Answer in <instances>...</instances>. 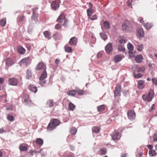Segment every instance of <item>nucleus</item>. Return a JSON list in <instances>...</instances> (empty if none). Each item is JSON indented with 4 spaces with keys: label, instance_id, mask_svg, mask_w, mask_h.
Listing matches in <instances>:
<instances>
[{
    "label": "nucleus",
    "instance_id": "052dcab7",
    "mask_svg": "<svg viewBox=\"0 0 157 157\" xmlns=\"http://www.w3.org/2000/svg\"><path fill=\"white\" fill-rule=\"evenodd\" d=\"M132 1L131 0H129L127 2V4L128 6H131Z\"/></svg>",
    "mask_w": 157,
    "mask_h": 157
},
{
    "label": "nucleus",
    "instance_id": "09e8293b",
    "mask_svg": "<svg viewBox=\"0 0 157 157\" xmlns=\"http://www.w3.org/2000/svg\"><path fill=\"white\" fill-rule=\"evenodd\" d=\"M37 8H34V9H33V14L32 15V16L31 17L32 19L33 20H34L36 17V13L35 12V10H37Z\"/></svg>",
    "mask_w": 157,
    "mask_h": 157
},
{
    "label": "nucleus",
    "instance_id": "c03bdc74",
    "mask_svg": "<svg viewBox=\"0 0 157 157\" xmlns=\"http://www.w3.org/2000/svg\"><path fill=\"white\" fill-rule=\"evenodd\" d=\"M144 26L147 29H149L151 27V24L149 23H147L144 25Z\"/></svg>",
    "mask_w": 157,
    "mask_h": 157
},
{
    "label": "nucleus",
    "instance_id": "dca6fc26",
    "mask_svg": "<svg viewBox=\"0 0 157 157\" xmlns=\"http://www.w3.org/2000/svg\"><path fill=\"white\" fill-rule=\"evenodd\" d=\"M30 60L29 57H27L22 59L20 61V63L21 64H24L27 65L28 63H30Z\"/></svg>",
    "mask_w": 157,
    "mask_h": 157
},
{
    "label": "nucleus",
    "instance_id": "b1692460",
    "mask_svg": "<svg viewBox=\"0 0 157 157\" xmlns=\"http://www.w3.org/2000/svg\"><path fill=\"white\" fill-rule=\"evenodd\" d=\"M143 59V57L142 55H139L136 57L135 60L137 63H140Z\"/></svg>",
    "mask_w": 157,
    "mask_h": 157
},
{
    "label": "nucleus",
    "instance_id": "39448f33",
    "mask_svg": "<svg viewBox=\"0 0 157 157\" xmlns=\"http://www.w3.org/2000/svg\"><path fill=\"white\" fill-rule=\"evenodd\" d=\"M128 118L131 120H133L135 119L136 114L134 111L131 110L128 112L127 113Z\"/></svg>",
    "mask_w": 157,
    "mask_h": 157
},
{
    "label": "nucleus",
    "instance_id": "412c9836",
    "mask_svg": "<svg viewBox=\"0 0 157 157\" xmlns=\"http://www.w3.org/2000/svg\"><path fill=\"white\" fill-rule=\"evenodd\" d=\"M122 57L121 54L116 55L114 57V60L116 62L118 63L122 59Z\"/></svg>",
    "mask_w": 157,
    "mask_h": 157
},
{
    "label": "nucleus",
    "instance_id": "a19ab883",
    "mask_svg": "<svg viewBox=\"0 0 157 157\" xmlns=\"http://www.w3.org/2000/svg\"><path fill=\"white\" fill-rule=\"evenodd\" d=\"M100 154L101 155H104L107 153V151L104 148H102L100 150Z\"/></svg>",
    "mask_w": 157,
    "mask_h": 157
},
{
    "label": "nucleus",
    "instance_id": "2eb2a0df",
    "mask_svg": "<svg viewBox=\"0 0 157 157\" xmlns=\"http://www.w3.org/2000/svg\"><path fill=\"white\" fill-rule=\"evenodd\" d=\"M145 86V82L143 80H139L137 83V87L140 89H142L144 88Z\"/></svg>",
    "mask_w": 157,
    "mask_h": 157
},
{
    "label": "nucleus",
    "instance_id": "13d9d810",
    "mask_svg": "<svg viewBox=\"0 0 157 157\" xmlns=\"http://www.w3.org/2000/svg\"><path fill=\"white\" fill-rule=\"evenodd\" d=\"M40 82H39L40 84L41 85H43L44 84H45L46 83V81L44 79L43 80H40Z\"/></svg>",
    "mask_w": 157,
    "mask_h": 157
},
{
    "label": "nucleus",
    "instance_id": "e2e57ef3",
    "mask_svg": "<svg viewBox=\"0 0 157 157\" xmlns=\"http://www.w3.org/2000/svg\"><path fill=\"white\" fill-rule=\"evenodd\" d=\"M4 151L3 150H0V157H2L3 155Z\"/></svg>",
    "mask_w": 157,
    "mask_h": 157
},
{
    "label": "nucleus",
    "instance_id": "8fccbe9b",
    "mask_svg": "<svg viewBox=\"0 0 157 157\" xmlns=\"http://www.w3.org/2000/svg\"><path fill=\"white\" fill-rule=\"evenodd\" d=\"M137 47L138 50L139 51H141L144 48L143 45L142 44H138Z\"/></svg>",
    "mask_w": 157,
    "mask_h": 157
},
{
    "label": "nucleus",
    "instance_id": "72a5a7b5",
    "mask_svg": "<svg viewBox=\"0 0 157 157\" xmlns=\"http://www.w3.org/2000/svg\"><path fill=\"white\" fill-rule=\"evenodd\" d=\"M47 104L50 107H52L54 106V102L52 99H49L47 102Z\"/></svg>",
    "mask_w": 157,
    "mask_h": 157
},
{
    "label": "nucleus",
    "instance_id": "aec40b11",
    "mask_svg": "<svg viewBox=\"0 0 157 157\" xmlns=\"http://www.w3.org/2000/svg\"><path fill=\"white\" fill-rule=\"evenodd\" d=\"M29 88V90L34 93H36L38 90L37 87L33 85H30Z\"/></svg>",
    "mask_w": 157,
    "mask_h": 157
},
{
    "label": "nucleus",
    "instance_id": "49530a36",
    "mask_svg": "<svg viewBox=\"0 0 157 157\" xmlns=\"http://www.w3.org/2000/svg\"><path fill=\"white\" fill-rule=\"evenodd\" d=\"M127 48L130 51H132L133 49V45L130 43H128L127 44Z\"/></svg>",
    "mask_w": 157,
    "mask_h": 157
},
{
    "label": "nucleus",
    "instance_id": "20e7f679",
    "mask_svg": "<svg viewBox=\"0 0 157 157\" xmlns=\"http://www.w3.org/2000/svg\"><path fill=\"white\" fill-rule=\"evenodd\" d=\"M154 94L153 90H150L148 93L146 95H144L142 96L143 99L148 102L151 101L154 97Z\"/></svg>",
    "mask_w": 157,
    "mask_h": 157
},
{
    "label": "nucleus",
    "instance_id": "e433bc0d",
    "mask_svg": "<svg viewBox=\"0 0 157 157\" xmlns=\"http://www.w3.org/2000/svg\"><path fill=\"white\" fill-rule=\"evenodd\" d=\"M104 26L105 29H108L109 28V24L107 21H105L104 22Z\"/></svg>",
    "mask_w": 157,
    "mask_h": 157
},
{
    "label": "nucleus",
    "instance_id": "680f3d73",
    "mask_svg": "<svg viewBox=\"0 0 157 157\" xmlns=\"http://www.w3.org/2000/svg\"><path fill=\"white\" fill-rule=\"evenodd\" d=\"M4 82V79L3 78H0V85L2 84Z\"/></svg>",
    "mask_w": 157,
    "mask_h": 157
},
{
    "label": "nucleus",
    "instance_id": "6e6552de",
    "mask_svg": "<svg viewBox=\"0 0 157 157\" xmlns=\"http://www.w3.org/2000/svg\"><path fill=\"white\" fill-rule=\"evenodd\" d=\"M119 135L120 133L119 132L115 130H114V133L111 135L113 140H119L120 138Z\"/></svg>",
    "mask_w": 157,
    "mask_h": 157
},
{
    "label": "nucleus",
    "instance_id": "0eeeda50",
    "mask_svg": "<svg viewBox=\"0 0 157 157\" xmlns=\"http://www.w3.org/2000/svg\"><path fill=\"white\" fill-rule=\"evenodd\" d=\"M43 69L46 70V65L42 62H39L36 66V70H40Z\"/></svg>",
    "mask_w": 157,
    "mask_h": 157
},
{
    "label": "nucleus",
    "instance_id": "4d7b16f0",
    "mask_svg": "<svg viewBox=\"0 0 157 157\" xmlns=\"http://www.w3.org/2000/svg\"><path fill=\"white\" fill-rule=\"evenodd\" d=\"M24 18V16H20L18 17V20L20 21H21L23 20Z\"/></svg>",
    "mask_w": 157,
    "mask_h": 157
},
{
    "label": "nucleus",
    "instance_id": "c756f323",
    "mask_svg": "<svg viewBox=\"0 0 157 157\" xmlns=\"http://www.w3.org/2000/svg\"><path fill=\"white\" fill-rule=\"evenodd\" d=\"M105 108V106L104 105L98 106L97 107V109L98 112H101L104 111Z\"/></svg>",
    "mask_w": 157,
    "mask_h": 157
},
{
    "label": "nucleus",
    "instance_id": "1a4fd4ad",
    "mask_svg": "<svg viewBox=\"0 0 157 157\" xmlns=\"http://www.w3.org/2000/svg\"><path fill=\"white\" fill-rule=\"evenodd\" d=\"M77 38L75 37H74L70 39L69 44L71 46L75 45L77 43Z\"/></svg>",
    "mask_w": 157,
    "mask_h": 157
},
{
    "label": "nucleus",
    "instance_id": "7c9ffc66",
    "mask_svg": "<svg viewBox=\"0 0 157 157\" xmlns=\"http://www.w3.org/2000/svg\"><path fill=\"white\" fill-rule=\"evenodd\" d=\"M94 12V10L93 8H89L87 10V13L88 16L92 15Z\"/></svg>",
    "mask_w": 157,
    "mask_h": 157
},
{
    "label": "nucleus",
    "instance_id": "a211bd4d",
    "mask_svg": "<svg viewBox=\"0 0 157 157\" xmlns=\"http://www.w3.org/2000/svg\"><path fill=\"white\" fill-rule=\"evenodd\" d=\"M6 65L8 67H10L13 65L14 63L13 60L10 58H6Z\"/></svg>",
    "mask_w": 157,
    "mask_h": 157
},
{
    "label": "nucleus",
    "instance_id": "ddd939ff",
    "mask_svg": "<svg viewBox=\"0 0 157 157\" xmlns=\"http://www.w3.org/2000/svg\"><path fill=\"white\" fill-rule=\"evenodd\" d=\"M51 8L54 10H57L59 6V3L58 2H57L55 0L52 1L51 3Z\"/></svg>",
    "mask_w": 157,
    "mask_h": 157
},
{
    "label": "nucleus",
    "instance_id": "5701e85b",
    "mask_svg": "<svg viewBox=\"0 0 157 157\" xmlns=\"http://www.w3.org/2000/svg\"><path fill=\"white\" fill-rule=\"evenodd\" d=\"M47 77V74L45 70H44L43 73L41 75L40 80L45 79Z\"/></svg>",
    "mask_w": 157,
    "mask_h": 157
},
{
    "label": "nucleus",
    "instance_id": "a878e982",
    "mask_svg": "<svg viewBox=\"0 0 157 157\" xmlns=\"http://www.w3.org/2000/svg\"><path fill=\"white\" fill-rule=\"evenodd\" d=\"M133 75L134 77L136 78H139L142 76V75L140 73H137L136 71H134L133 72Z\"/></svg>",
    "mask_w": 157,
    "mask_h": 157
},
{
    "label": "nucleus",
    "instance_id": "393cba45",
    "mask_svg": "<svg viewBox=\"0 0 157 157\" xmlns=\"http://www.w3.org/2000/svg\"><path fill=\"white\" fill-rule=\"evenodd\" d=\"M51 33L48 31H45L43 32V34L45 37L48 39L51 38Z\"/></svg>",
    "mask_w": 157,
    "mask_h": 157
},
{
    "label": "nucleus",
    "instance_id": "423d86ee",
    "mask_svg": "<svg viewBox=\"0 0 157 157\" xmlns=\"http://www.w3.org/2000/svg\"><path fill=\"white\" fill-rule=\"evenodd\" d=\"M121 89V86L119 84H117L115 87V90L114 92V97H117L119 94Z\"/></svg>",
    "mask_w": 157,
    "mask_h": 157
},
{
    "label": "nucleus",
    "instance_id": "c9c22d12",
    "mask_svg": "<svg viewBox=\"0 0 157 157\" xmlns=\"http://www.w3.org/2000/svg\"><path fill=\"white\" fill-rule=\"evenodd\" d=\"M6 23V18H4L0 20V25L4 27L5 26Z\"/></svg>",
    "mask_w": 157,
    "mask_h": 157
},
{
    "label": "nucleus",
    "instance_id": "603ef678",
    "mask_svg": "<svg viewBox=\"0 0 157 157\" xmlns=\"http://www.w3.org/2000/svg\"><path fill=\"white\" fill-rule=\"evenodd\" d=\"M59 34L58 32H56L53 35V36L55 39H57L58 38V37L59 36Z\"/></svg>",
    "mask_w": 157,
    "mask_h": 157
},
{
    "label": "nucleus",
    "instance_id": "f3484780",
    "mask_svg": "<svg viewBox=\"0 0 157 157\" xmlns=\"http://www.w3.org/2000/svg\"><path fill=\"white\" fill-rule=\"evenodd\" d=\"M19 149L21 151H26L28 150L27 144H21L19 145Z\"/></svg>",
    "mask_w": 157,
    "mask_h": 157
},
{
    "label": "nucleus",
    "instance_id": "f704fd0d",
    "mask_svg": "<svg viewBox=\"0 0 157 157\" xmlns=\"http://www.w3.org/2000/svg\"><path fill=\"white\" fill-rule=\"evenodd\" d=\"M36 143L39 145H42L43 144V141L40 138H38L36 140Z\"/></svg>",
    "mask_w": 157,
    "mask_h": 157
},
{
    "label": "nucleus",
    "instance_id": "473e14b6",
    "mask_svg": "<svg viewBox=\"0 0 157 157\" xmlns=\"http://www.w3.org/2000/svg\"><path fill=\"white\" fill-rule=\"evenodd\" d=\"M26 78L28 79H30L32 77V73L30 70H28L26 71Z\"/></svg>",
    "mask_w": 157,
    "mask_h": 157
},
{
    "label": "nucleus",
    "instance_id": "4c0bfd02",
    "mask_svg": "<svg viewBox=\"0 0 157 157\" xmlns=\"http://www.w3.org/2000/svg\"><path fill=\"white\" fill-rule=\"evenodd\" d=\"M118 49L120 51L124 52L125 50V48L122 44H119L118 46Z\"/></svg>",
    "mask_w": 157,
    "mask_h": 157
},
{
    "label": "nucleus",
    "instance_id": "37998d69",
    "mask_svg": "<svg viewBox=\"0 0 157 157\" xmlns=\"http://www.w3.org/2000/svg\"><path fill=\"white\" fill-rule=\"evenodd\" d=\"M149 154L150 156H153L156 154V152L154 150H150L149 151Z\"/></svg>",
    "mask_w": 157,
    "mask_h": 157
},
{
    "label": "nucleus",
    "instance_id": "0e129e2a",
    "mask_svg": "<svg viewBox=\"0 0 157 157\" xmlns=\"http://www.w3.org/2000/svg\"><path fill=\"white\" fill-rule=\"evenodd\" d=\"M155 109V106L154 104H153L151 106V109H150V111H151Z\"/></svg>",
    "mask_w": 157,
    "mask_h": 157
},
{
    "label": "nucleus",
    "instance_id": "4be33fe9",
    "mask_svg": "<svg viewBox=\"0 0 157 157\" xmlns=\"http://www.w3.org/2000/svg\"><path fill=\"white\" fill-rule=\"evenodd\" d=\"M137 66L136 65H133L132 68V70L134 71H136L137 73H139L140 71L143 72V71L142 68L139 67L137 68Z\"/></svg>",
    "mask_w": 157,
    "mask_h": 157
},
{
    "label": "nucleus",
    "instance_id": "864d4df0",
    "mask_svg": "<svg viewBox=\"0 0 157 157\" xmlns=\"http://www.w3.org/2000/svg\"><path fill=\"white\" fill-rule=\"evenodd\" d=\"M126 42V40L124 38H121L119 40V42L121 44L125 43Z\"/></svg>",
    "mask_w": 157,
    "mask_h": 157
},
{
    "label": "nucleus",
    "instance_id": "ea45409f",
    "mask_svg": "<svg viewBox=\"0 0 157 157\" xmlns=\"http://www.w3.org/2000/svg\"><path fill=\"white\" fill-rule=\"evenodd\" d=\"M89 18L91 20H94L97 19V17L96 15H92L88 16Z\"/></svg>",
    "mask_w": 157,
    "mask_h": 157
},
{
    "label": "nucleus",
    "instance_id": "de8ad7c7",
    "mask_svg": "<svg viewBox=\"0 0 157 157\" xmlns=\"http://www.w3.org/2000/svg\"><path fill=\"white\" fill-rule=\"evenodd\" d=\"M7 119L8 120L11 121H13L14 120L13 116L9 115L7 116Z\"/></svg>",
    "mask_w": 157,
    "mask_h": 157
},
{
    "label": "nucleus",
    "instance_id": "6ab92c4d",
    "mask_svg": "<svg viewBox=\"0 0 157 157\" xmlns=\"http://www.w3.org/2000/svg\"><path fill=\"white\" fill-rule=\"evenodd\" d=\"M17 52L21 54H24L26 52L25 49L21 46H19L17 47Z\"/></svg>",
    "mask_w": 157,
    "mask_h": 157
},
{
    "label": "nucleus",
    "instance_id": "c85d7f7f",
    "mask_svg": "<svg viewBox=\"0 0 157 157\" xmlns=\"http://www.w3.org/2000/svg\"><path fill=\"white\" fill-rule=\"evenodd\" d=\"M64 48L65 50V51L66 52L68 53H71L72 52V49L71 47L68 46L67 45H66L64 47Z\"/></svg>",
    "mask_w": 157,
    "mask_h": 157
},
{
    "label": "nucleus",
    "instance_id": "2f4dec72",
    "mask_svg": "<svg viewBox=\"0 0 157 157\" xmlns=\"http://www.w3.org/2000/svg\"><path fill=\"white\" fill-rule=\"evenodd\" d=\"M77 129L75 127H72L70 130L71 133L73 135H75L77 132Z\"/></svg>",
    "mask_w": 157,
    "mask_h": 157
},
{
    "label": "nucleus",
    "instance_id": "f03ea898",
    "mask_svg": "<svg viewBox=\"0 0 157 157\" xmlns=\"http://www.w3.org/2000/svg\"><path fill=\"white\" fill-rule=\"evenodd\" d=\"M63 21L64 22L62 24V25L65 27H67L68 26V20L66 18L64 13H62L58 17L56 21L59 23H61Z\"/></svg>",
    "mask_w": 157,
    "mask_h": 157
},
{
    "label": "nucleus",
    "instance_id": "7ed1b4c3",
    "mask_svg": "<svg viewBox=\"0 0 157 157\" xmlns=\"http://www.w3.org/2000/svg\"><path fill=\"white\" fill-rule=\"evenodd\" d=\"M122 30L128 32L131 31L132 29V25L128 21H125L122 25Z\"/></svg>",
    "mask_w": 157,
    "mask_h": 157
},
{
    "label": "nucleus",
    "instance_id": "9d476101",
    "mask_svg": "<svg viewBox=\"0 0 157 157\" xmlns=\"http://www.w3.org/2000/svg\"><path fill=\"white\" fill-rule=\"evenodd\" d=\"M112 49V44L111 43H109L105 47V49L107 54L110 53Z\"/></svg>",
    "mask_w": 157,
    "mask_h": 157
},
{
    "label": "nucleus",
    "instance_id": "f8f14e48",
    "mask_svg": "<svg viewBox=\"0 0 157 157\" xmlns=\"http://www.w3.org/2000/svg\"><path fill=\"white\" fill-rule=\"evenodd\" d=\"M23 102L26 105H29L31 103V101L29 99L28 95H26L23 98Z\"/></svg>",
    "mask_w": 157,
    "mask_h": 157
},
{
    "label": "nucleus",
    "instance_id": "5fc2aeb1",
    "mask_svg": "<svg viewBox=\"0 0 157 157\" xmlns=\"http://www.w3.org/2000/svg\"><path fill=\"white\" fill-rule=\"evenodd\" d=\"M152 81L153 84L155 85H157V78H154L152 79Z\"/></svg>",
    "mask_w": 157,
    "mask_h": 157
},
{
    "label": "nucleus",
    "instance_id": "bb28decb",
    "mask_svg": "<svg viewBox=\"0 0 157 157\" xmlns=\"http://www.w3.org/2000/svg\"><path fill=\"white\" fill-rule=\"evenodd\" d=\"M76 93L75 90H71L67 92V94L68 96L74 97L75 96Z\"/></svg>",
    "mask_w": 157,
    "mask_h": 157
},
{
    "label": "nucleus",
    "instance_id": "f257e3e1",
    "mask_svg": "<svg viewBox=\"0 0 157 157\" xmlns=\"http://www.w3.org/2000/svg\"><path fill=\"white\" fill-rule=\"evenodd\" d=\"M60 122V121L56 119H52L47 127L48 130L50 131L53 130L59 125Z\"/></svg>",
    "mask_w": 157,
    "mask_h": 157
},
{
    "label": "nucleus",
    "instance_id": "79ce46f5",
    "mask_svg": "<svg viewBox=\"0 0 157 157\" xmlns=\"http://www.w3.org/2000/svg\"><path fill=\"white\" fill-rule=\"evenodd\" d=\"M62 25L59 23L57 24L55 26V28L56 30H59L62 28Z\"/></svg>",
    "mask_w": 157,
    "mask_h": 157
},
{
    "label": "nucleus",
    "instance_id": "774afa93",
    "mask_svg": "<svg viewBox=\"0 0 157 157\" xmlns=\"http://www.w3.org/2000/svg\"><path fill=\"white\" fill-rule=\"evenodd\" d=\"M127 154L124 153L121 156V157H127Z\"/></svg>",
    "mask_w": 157,
    "mask_h": 157
},
{
    "label": "nucleus",
    "instance_id": "a18cd8bd",
    "mask_svg": "<svg viewBox=\"0 0 157 157\" xmlns=\"http://www.w3.org/2000/svg\"><path fill=\"white\" fill-rule=\"evenodd\" d=\"M100 35L101 37L104 40H105L107 39V35L104 33H100Z\"/></svg>",
    "mask_w": 157,
    "mask_h": 157
},
{
    "label": "nucleus",
    "instance_id": "338daca9",
    "mask_svg": "<svg viewBox=\"0 0 157 157\" xmlns=\"http://www.w3.org/2000/svg\"><path fill=\"white\" fill-rule=\"evenodd\" d=\"M153 141H157V135H155V136L153 139Z\"/></svg>",
    "mask_w": 157,
    "mask_h": 157
},
{
    "label": "nucleus",
    "instance_id": "58836bf2",
    "mask_svg": "<svg viewBox=\"0 0 157 157\" xmlns=\"http://www.w3.org/2000/svg\"><path fill=\"white\" fill-rule=\"evenodd\" d=\"M100 128L99 127H94L92 128V131L96 133H98L99 131Z\"/></svg>",
    "mask_w": 157,
    "mask_h": 157
},
{
    "label": "nucleus",
    "instance_id": "9b49d317",
    "mask_svg": "<svg viewBox=\"0 0 157 157\" xmlns=\"http://www.w3.org/2000/svg\"><path fill=\"white\" fill-rule=\"evenodd\" d=\"M144 33L143 29L141 28H139L137 29L136 36L138 38L144 36Z\"/></svg>",
    "mask_w": 157,
    "mask_h": 157
},
{
    "label": "nucleus",
    "instance_id": "3c124183",
    "mask_svg": "<svg viewBox=\"0 0 157 157\" xmlns=\"http://www.w3.org/2000/svg\"><path fill=\"white\" fill-rule=\"evenodd\" d=\"M75 91H76V92L79 95H82L83 94V91L82 90L77 89Z\"/></svg>",
    "mask_w": 157,
    "mask_h": 157
},
{
    "label": "nucleus",
    "instance_id": "4468645a",
    "mask_svg": "<svg viewBox=\"0 0 157 157\" xmlns=\"http://www.w3.org/2000/svg\"><path fill=\"white\" fill-rule=\"evenodd\" d=\"M18 80L17 79L15 78H11L9 80V83L13 86H15L18 83Z\"/></svg>",
    "mask_w": 157,
    "mask_h": 157
},
{
    "label": "nucleus",
    "instance_id": "69168bd1",
    "mask_svg": "<svg viewBox=\"0 0 157 157\" xmlns=\"http://www.w3.org/2000/svg\"><path fill=\"white\" fill-rule=\"evenodd\" d=\"M60 63V60L57 59L55 60V63L56 64H58Z\"/></svg>",
    "mask_w": 157,
    "mask_h": 157
},
{
    "label": "nucleus",
    "instance_id": "bf43d9fd",
    "mask_svg": "<svg viewBox=\"0 0 157 157\" xmlns=\"http://www.w3.org/2000/svg\"><path fill=\"white\" fill-rule=\"evenodd\" d=\"M102 54L101 53L99 52L97 55V56L98 58H100L102 57Z\"/></svg>",
    "mask_w": 157,
    "mask_h": 157
},
{
    "label": "nucleus",
    "instance_id": "cd10ccee",
    "mask_svg": "<svg viewBox=\"0 0 157 157\" xmlns=\"http://www.w3.org/2000/svg\"><path fill=\"white\" fill-rule=\"evenodd\" d=\"M75 105L72 102H70L68 105V110L70 111H73L75 108Z\"/></svg>",
    "mask_w": 157,
    "mask_h": 157
},
{
    "label": "nucleus",
    "instance_id": "6e6d98bb",
    "mask_svg": "<svg viewBox=\"0 0 157 157\" xmlns=\"http://www.w3.org/2000/svg\"><path fill=\"white\" fill-rule=\"evenodd\" d=\"M129 55L131 57H135V55L131 51L129 52Z\"/></svg>",
    "mask_w": 157,
    "mask_h": 157
}]
</instances>
